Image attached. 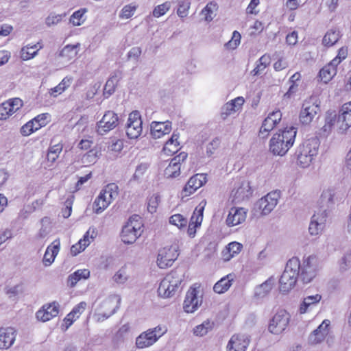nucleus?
<instances>
[{
	"instance_id": "nucleus-1",
	"label": "nucleus",
	"mask_w": 351,
	"mask_h": 351,
	"mask_svg": "<svg viewBox=\"0 0 351 351\" xmlns=\"http://www.w3.org/2000/svg\"><path fill=\"white\" fill-rule=\"evenodd\" d=\"M334 194L331 190L324 191L319 200V207L311 217L308 231L311 235L317 236L324 230L328 216V209L333 204Z\"/></svg>"
},
{
	"instance_id": "nucleus-2",
	"label": "nucleus",
	"mask_w": 351,
	"mask_h": 351,
	"mask_svg": "<svg viewBox=\"0 0 351 351\" xmlns=\"http://www.w3.org/2000/svg\"><path fill=\"white\" fill-rule=\"evenodd\" d=\"M297 128L291 126L274 134L269 141V150L274 155L284 156L295 142Z\"/></svg>"
},
{
	"instance_id": "nucleus-3",
	"label": "nucleus",
	"mask_w": 351,
	"mask_h": 351,
	"mask_svg": "<svg viewBox=\"0 0 351 351\" xmlns=\"http://www.w3.org/2000/svg\"><path fill=\"white\" fill-rule=\"evenodd\" d=\"M184 271L181 268L172 270L160 282L158 293V295L163 298H171L179 289L184 280Z\"/></svg>"
},
{
	"instance_id": "nucleus-4",
	"label": "nucleus",
	"mask_w": 351,
	"mask_h": 351,
	"mask_svg": "<svg viewBox=\"0 0 351 351\" xmlns=\"http://www.w3.org/2000/svg\"><path fill=\"white\" fill-rule=\"evenodd\" d=\"M300 262L298 258L293 257L289 260L279 280V289L281 292H289L295 287L300 278Z\"/></svg>"
},
{
	"instance_id": "nucleus-5",
	"label": "nucleus",
	"mask_w": 351,
	"mask_h": 351,
	"mask_svg": "<svg viewBox=\"0 0 351 351\" xmlns=\"http://www.w3.org/2000/svg\"><path fill=\"white\" fill-rule=\"evenodd\" d=\"M319 144V139L313 137L306 140L300 145L295 152L297 162L300 167L306 168L310 166L318 153Z\"/></svg>"
},
{
	"instance_id": "nucleus-6",
	"label": "nucleus",
	"mask_w": 351,
	"mask_h": 351,
	"mask_svg": "<svg viewBox=\"0 0 351 351\" xmlns=\"http://www.w3.org/2000/svg\"><path fill=\"white\" fill-rule=\"evenodd\" d=\"M118 186L114 183L108 184L101 190L93 204L97 214L102 213L118 196Z\"/></svg>"
},
{
	"instance_id": "nucleus-7",
	"label": "nucleus",
	"mask_w": 351,
	"mask_h": 351,
	"mask_svg": "<svg viewBox=\"0 0 351 351\" xmlns=\"http://www.w3.org/2000/svg\"><path fill=\"white\" fill-rule=\"evenodd\" d=\"M167 331L165 326L158 325L141 333L136 339V346L139 349L154 345Z\"/></svg>"
},
{
	"instance_id": "nucleus-8",
	"label": "nucleus",
	"mask_w": 351,
	"mask_h": 351,
	"mask_svg": "<svg viewBox=\"0 0 351 351\" xmlns=\"http://www.w3.org/2000/svg\"><path fill=\"white\" fill-rule=\"evenodd\" d=\"M121 298L120 295L112 294L102 301L96 310L97 322H103L115 313L119 308Z\"/></svg>"
},
{
	"instance_id": "nucleus-9",
	"label": "nucleus",
	"mask_w": 351,
	"mask_h": 351,
	"mask_svg": "<svg viewBox=\"0 0 351 351\" xmlns=\"http://www.w3.org/2000/svg\"><path fill=\"white\" fill-rule=\"evenodd\" d=\"M139 219L140 217L138 216L132 217L123 226L121 232V239L124 243L132 244L141 235L143 225Z\"/></svg>"
},
{
	"instance_id": "nucleus-10",
	"label": "nucleus",
	"mask_w": 351,
	"mask_h": 351,
	"mask_svg": "<svg viewBox=\"0 0 351 351\" xmlns=\"http://www.w3.org/2000/svg\"><path fill=\"white\" fill-rule=\"evenodd\" d=\"M318 269L317 258L315 256H309L300 264V278L304 283H308L316 276Z\"/></svg>"
},
{
	"instance_id": "nucleus-11",
	"label": "nucleus",
	"mask_w": 351,
	"mask_h": 351,
	"mask_svg": "<svg viewBox=\"0 0 351 351\" xmlns=\"http://www.w3.org/2000/svg\"><path fill=\"white\" fill-rule=\"evenodd\" d=\"M290 315L285 310L278 311L269 322V331L275 335L280 334L287 327Z\"/></svg>"
},
{
	"instance_id": "nucleus-12",
	"label": "nucleus",
	"mask_w": 351,
	"mask_h": 351,
	"mask_svg": "<svg viewBox=\"0 0 351 351\" xmlns=\"http://www.w3.org/2000/svg\"><path fill=\"white\" fill-rule=\"evenodd\" d=\"M178 256V247L176 245L165 247L158 252L157 265L161 269L172 265Z\"/></svg>"
},
{
	"instance_id": "nucleus-13",
	"label": "nucleus",
	"mask_w": 351,
	"mask_h": 351,
	"mask_svg": "<svg viewBox=\"0 0 351 351\" xmlns=\"http://www.w3.org/2000/svg\"><path fill=\"white\" fill-rule=\"evenodd\" d=\"M143 121L138 111H133L129 114L125 125V132L128 137L130 139H136L142 133Z\"/></svg>"
},
{
	"instance_id": "nucleus-14",
	"label": "nucleus",
	"mask_w": 351,
	"mask_h": 351,
	"mask_svg": "<svg viewBox=\"0 0 351 351\" xmlns=\"http://www.w3.org/2000/svg\"><path fill=\"white\" fill-rule=\"evenodd\" d=\"M280 197V192L277 191L270 192L257 202L256 206L261 210L263 215H267L276 206Z\"/></svg>"
},
{
	"instance_id": "nucleus-15",
	"label": "nucleus",
	"mask_w": 351,
	"mask_h": 351,
	"mask_svg": "<svg viewBox=\"0 0 351 351\" xmlns=\"http://www.w3.org/2000/svg\"><path fill=\"white\" fill-rule=\"evenodd\" d=\"M119 125L118 115L113 111L108 110L97 123V132L104 135L109 131L114 129Z\"/></svg>"
},
{
	"instance_id": "nucleus-16",
	"label": "nucleus",
	"mask_w": 351,
	"mask_h": 351,
	"mask_svg": "<svg viewBox=\"0 0 351 351\" xmlns=\"http://www.w3.org/2000/svg\"><path fill=\"white\" fill-rule=\"evenodd\" d=\"M202 302L199 295V290L196 287H191L187 291L183 304V308L186 313L195 312Z\"/></svg>"
},
{
	"instance_id": "nucleus-17",
	"label": "nucleus",
	"mask_w": 351,
	"mask_h": 351,
	"mask_svg": "<svg viewBox=\"0 0 351 351\" xmlns=\"http://www.w3.org/2000/svg\"><path fill=\"white\" fill-rule=\"evenodd\" d=\"M319 111V105L311 99L305 100L300 113V121L303 125H308Z\"/></svg>"
},
{
	"instance_id": "nucleus-18",
	"label": "nucleus",
	"mask_w": 351,
	"mask_h": 351,
	"mask_svg": "<svg viewBox=\"0 0 351 351\" xmlns=\"http://www.w3.org/2000/svg\"><path fill=\"white\" fill-rule=\"evenodd\" d=\"M252 195V190L250 182L247 180L242 181L239 185L232 191V202L239 204L248 200Z\"/></svg>"
},
{
	"instance_id": "nucleus-19",
	"label": "nucleus",
	"mask_w": 351,
	"mask_h": 351,
	"mask_svg": "<svg viewBox=\"0 0 351 351\" xmlns=\"http://www.w3.org/2000/svg\"><path fill=\"white\" fill-rule=\"evenodd\" d=\"M250 343V337L245 334H235L231 337L227 346V351H245Z\"/></svg>"
},
{
	"instance_id": "nucleus-20",
	"label": "nucleus",
	"mask_w": 351,
	"mask_h": 351,
	"mask_svg": "<svg viewBox=\"0 0 351 351\" xmlns=\"http://www.w3.org/2000/svg\"><path fill=\"white\" fill-rule=\"evenodd\" d=\"M206 202H202L197 206L191 217L187 233L190 237H194L196 233V228L200 226L203 220V212L206 206Z\"/></svg>"
},
{
	"instance_id": "nucleus-21",
	"label": "nucleus",
	"mask_w": 351,
	"mask_h": 351,
	"mask_svg": "<svg viewBox=\"0 0 351 351\" xmlns=\"http://www.w3.org/2000/svg\"><path fill=\"white\" fill-rule=\"evenodd\" d=\"M23 106L19 98L10 99L0 104V119L5 120Z\"/></svg>"
},
{
	"instance_id": "nucleus-22",
	"label": "nucleus",
	"mask_w": 351,
	"mask_h": 351,
	"mask_svg": "<svg viewBox=\"0 0 351 351\" xmlns=\"http://www.w3.org/2000/svg\"><path fill=\"white\" fill-rule=\"evenodd\" d=\"M97 230L95 228L90 227L77 243L73 245L71 247V254L73 256H76L81 252L84 251L85 248L89 245L91 241L97 236Z\"/></svg>"
},
{
	"instance_id": "nucleus-23",
	"label": "nucleus",
	"mask_w": 351,
	"mask_h": 351,
	"mask_svg": "<svg viewBox=\"0 0 351 351\" xmlns=\"http://www.w3.org/2000/svg\"><path fill=\"white\" fill-rule=\"evenodd\" d=\"M186 157V153L181 152L179 155L173 158L169 165L165 169V176L167 178H173L178 176L180 173L181 162L184 161Z\"/></svg>"
},
{
	"instance_id": "nucleus-24",
	"label": "nucleus",
	"mask_w": 351,
	"mask_h": 351,
	"mask_svg": "<svg viewBox=\"0 0 351 351\" xmlns=\"http://www.w3.org/2000/svg\"><path fill=\"white\" fill-rule=\"evenodd\" d=\"M59 307L60 305L56 302L45 304L36 312V318L43 322H47L58 315Z\"/></svg>"
},
{
	"instance_id": "nucleus-25",
	"label": "nucleus",
	"mask_w": 351,
	"mask_h": 351,
	"mask_svg": "<svg viewBox=\"0 0 351 351\" xmlns=\"http://www.w3.org/2000/svg\"><path fill=\"white\" fill-rule=\"evenodd\" d=\"M247 210L241 207L230 208L226 219L227 226H235L244 222L246 219Z\"/></svg>"
},
{
	"instance_id": "nucleus-26",
	"label": "nucleus",
	"mask_w": 351,
	"mask_h": 351,
	"mask_svg": "<svg viewBox=\"0 0 351 351\" xmlns=\"http://www.w3.org/2000/svg\"><path fill=\"white\" fill-rule=\"evenodd\" d=\"M330 321L325 319L313 330L308 337V343L312 345L320 343L324 341L329 332Z\"/></svg>"
},
{
	"instance_id": "nucleus-27",
	"label": "nucleus",
	"mask_w": 351,
	"mask_h": 351,
	"mask_svg": "<svg viewBox=\"0 0 351 351\" xmlns=\"http://www.w3.org/2000/svg\"><path fill=\"white\" fill-rule=\"evenodd\" d=\"M206 182V176L203 173H197L192 176L186 184L182 190L183 195L188 196L195 192L204 184Z\"/></svg>"
},
{
	"instance_id": "nucleus-28",
	"label": "nucleus",
	"mask_w": 351,
	"mask_h": 351,
	"mask_svg": "<svg viewBox=\"0 0 351 351\" xmlns=\"http://www.w3.org/2000/svg\"><path fill=\"white\" fill-rule=\"evenodd\" d=\"M16 331L14 328H0V349L10 348L15 341Z\"/></svg>"
},
{
	"instance_id": "nucleus-29",
	"label": "nucleus",
	"mask_w": 351,
	"mask_h": 351,
	"mask_svg": "<svg viewBox=\"0 0 351 351\" xmlns=\"http://www.w3.org/2000/svg\"><path fill=\"white\" fill-rule=\"evenodd\" d=\"M151 134L154 138H159L171 130V122L166 121L164 122L153 121L150 125Z\"/></svg>"
},
{
	"instance_id": "nucleus-30",
	"label": "nucleus",
	"mask_w": 351,
	"mask_h": 351,
	"mask_svg": "<svg viewBox=\"0 0 351 351\" xmlns=\"http://www.w3.org/2000/svg\"><path fill=\"white\" fill-rule=\"evenodd\" d=\"M275 282L276 280L274 277L269 278L266 281L255 288L254 297L258 300L265 298L272 289Z\"/></svg>"
},
{
	"instance_id": "nucleus-31",
	"label": "nucleus",
	"mask_w": 351,
	"mask_h": 351,
	"mask_svg": "<svg viewBox=\"0 0 351 351\" xmlns=\"http://www.w3.org/2000/svg\"><path fill=\"white\" fill-rule=\"evenodd\" d=\"M336 113L335 112H328L325 118V124L319 130L318 134L320 136L327 137L332 131L335 130Z\"/></svg>"
},
{
	"instance_id": "nucleus-32",
	"label": "nucleus",
	"mask_w": 351,
	"mask_h": 351,
	"mask_svg": "<svg viewBox=\"0 0 351 351\" xmlns=\"http://www.w3.org/2000/svg\"><path fill=\"white\" fill-rule=\"evenodd\" d=\"M244 99L242 97H238L234 99L231 100L230 102L226 104L222 108V116L225 115L223 118L232 114V113L238 111L244 104Z\"/></svg>"
},
{
	"instance_id": "nucleus-33",
	"label": "nucleus",
	"mask_w": 351,
	"mask_h": 351,
	"mask_svg": "<svg viewBox=\"0 0 351 351\" xmlns=\"http://www.w3.org/2000/svg\"><path fill=\"white\" fill-rule=\"evenodd\" d=\"M60 245V241L55 240L52 247H47L43 259V262L45 266H49L53 263L56 256L58 254Z\"/></svg>"
},
{
	"instance_id": "nucleus-34",
	"label": "nucleus",
	"mask_w": 351,
	"mask_h": 351,
	"mask_svg": "<svg viewBox=\"0 0 351 351\" xmlns=\"http://www.w3.org/2000/svg\"><path fill=\"white\" fill-rule=\"evenodd\" d=\"M340 31L337 29H330L326 32L322 39V45L326 47L334 46L340 39Z\"/></svg>"
},
{
	"instance_id": "nucleus-35",
	"label": "nucleus",
	"mask_w": 351,
	"mask_h": 351,
	"mask_svg": "<svg viewBox=\"0 0 351 351\" xmlns=\"http://www.w3.org/2000/svg\"><path fill=\"white\" fill-rule=\"evenodd\" d=\"M234 280V275L228 274L226 276L221 278L215 283L213 287V290L217 293H223L227 291L232 285Z\"/></svg>"
},
{
	"instance_id": "nucleus-36",
	"label": "nucleus",
	"mask_w": 351,
	"mask_h": 351,
	"mask_svg": "<svg viewBox=\"0 0 351 351\" xmlns=\"http://www.w3.org/2000/svg\"><path fill=\"white\" fill-rule=\"evenodd\" d=\"M337 65L330 61L319 71V77L324 83H328L337 73Z\"/></svg>"
},
{
	"instance_id": "nucleus-37",
	"label": "nucleus",
	"mask_w": 351,
	"mask_h": 351,
	"mask_svg": "<svg viewBox=\"0 0 351 351\" xmlns=\"http://www.w3.org/2000/svg\"><path fill=\"white\" fill-rule=\"evenodd\" d=\"M243 246L237 242H232L228 244L226 249L222 252L223 258L226 261H230L232 257L238 254Z\"/></svg>"
},
{
	"instance_id": "nucleus-38",
	"label": "nucleus",
	"mask_w": 351,
	"mask_h": 351,
	"mask_svg": "<svg viewBox=\"0 0 351 351\" xmlns=\"http://www.w3.org/2000/svg\"><path fill=\"white\" fill-rule=\"evenodd\" d=\"M80 44L76 45H66L59 53V56L62 58L64 60L68 62L72 59H74L77 54V48L79 47Z\"/></svg>"
},
{
	"instance_id": "nucleus-39",
	"label": "nucleus",
	"mask_w": 351,
	"mask_h": 351,
	"mask_svg": "<svg viewBox=\"0 0 351 351\" xmlns=\"http://www.w3.org/2000/svg\"><path fill=\"white\" fill-rule=\"evenodd\" d=\"M179 134L173 132L171 138L165 143L163 150L166 153L174 154L178 150L180 143L178 142Z\"/></svg>"
},
{
	"instance_id": "nucleus-40",
	"label": "nucleus",
	"mask_w": 351,
	"mask_h": 351,
	"mask_svg": "<svg viewBox=\"0 0 351 351\" xmlns=\"http://www.w3.org/2000/svg\"><path fill=\"white\" fill-rule=\"evenodd\" d=\"M71 84V78L64 77L61 82L56 87L51 88L49 93L51 96L56 97L58 95L62 93Z\"/></svg>"
},
{
	"instance_id": "nucleus-41",
	"label": "nucleus",
	"mask_w": 351,
	"mask_h": 351,
	"mask_svg": "<svg viewBox=\"0 0 351 351\" xmlns=\"http://www.w3.org/2000/svg\"><path fill=\"white\" fill-rule=\"evenodd\" d=\"M38 45H27L22 47L20 55L23 60H28L34 58L38 53Z\"/></svg>"
},
{
	"instance_id": "nucleus-42",
	"label": "nucleus",
	"mask_w": 351,
	"mask_h": 351,
	"mask_svg": "<svg viewBox=\"0 0 351 351\" xmlns=\"http://www.w3.org/2000/svg\"><path fill=\"white\" fill-rule=\"evenodd\" d=\"M217 8L218 6L216 2H209L201 12L205 21H211L215 16V12L217 10Z\"/></svg>"
},
{
	"instance_id": "nucleus-43",
	"label": "nucleus",
	"mask_w": 351,
	"mask_h": 351,
	"mask_svg": "<svg viewBox=\"0 0 351 351\" xmlns=\"http://www.w3.org/2000/svg\"><path fill=\"white\" fill-rule=\"evenodd\" d=\"M130 278L126 266L121 267L112 276V280L118 285L125 284Z\"/></svg>"
},
{
	"instance_id": "nucleus-44",
	"label": "nucleus",
	"mask_w": 351,
	"mask_h": 351,
	"mask_svg": "<svg viewBox=\"0 0 351 351\" xmlns=\"http://www.w3.org/2000/svg\"><path fill=\"white\" fill-rule=\"evenodd\" d=\"M276 123L268 117H266L259 130L258 136L261 138H265L268 136L269 133L276 126Z\"/></svg>"
},
{
	"instance_id": "nucleus-45",
	"label": "nucleus",
	"mask_w": 351,
	"mask_h": 351,
	"mask_svg": "<svg viewBox=\"0 0 351 351\" xmlns=\"http://www.w3.org/2000/svg\"><path fill=\"white\" fill-rule=\"evenodd\" d=\"M170 224L176 226L179 229L186 228L188 224V219L181 214H175L169 219Z\"/></svg>"
},
{
	"instance_id": "nucleus-46",
	"label": "nucleus",
	"mask_w": 351,
	"mask_h": 351,
	"mask_svg": "<svg viewBox=\"0 0 351 351\" xmlns=\"http://www.w3.org/2000/svg\"><path fill=\"white\" fill-rule=\"evenodd\" d=\"M213 323L209 320L204 321L202 324L197 326L193 329V333L196 336L202 337L206 335L213 328Z\"/></svg>"
},
{
	"instance_id": "nucleus-47",
	"label": "nucleus",
	"mask_w": 351,
	"mask_h": 351,
	"mask_svg": "<svg viewBox=\"0 0 351 351\" xmlns=\"http://www.w3.org/2000/svg\"><path fill=\"white\" fill-rule=\"evenodd\" d=\"M339 116L341 119H345V122L350 127L351 126V101L342 106Z\"/></svg>"
},
{
	"instance_id": "nucleus-48",
	"label": "nucleus",
	"mask_w": 351,
	"mask_h": 351,
	"mask_svg": "<svg viewBox=\"0 0 351 351\" xmlns=\"http://www.w3.org/2000/svg\"><path fill=\"white\" fill-rule=\"evenodd\" d=\"M117 84V80L115 77H110L104 88V96L105 97H109L110 95H112L116 88Z\"/></svg>"
},
{
	"instance_id": "nucleus-49",
	"label": "nucleus",
	"mask_w": 351,
	"mask_h": 351,
	"mask_svg": "<svg viewBox=\"0 0 351 351\" xmlns=\"http://www.w3.org/2000/svg\"><path fill=\"white\" fill-rule=\"evenodd\" d=\"M341 271H346L351 267V249L347 250L339 263Z\"/></svg>"
},
{
	"instance_id": "nucleus-50",
	"label": "nucleus",
	"mask_w": 351,
	"mask_h": 351,
	"mask_svg": "<svg viewBox=\"0 0 351 351\" xmlns=\"http://www.w3.org/2000/svg\"><path fill=\"white\" fill-rule=\"evenodd\" d=\"M137 6L136 5L133 4H128L125 5L119 14V17L121 19H128L130 17H132L135 11L136 10Z\"/></svg>"
},
{
	"instance_id": "nucleus-51",
	"label": "nucleus",
	"mask_w": 351,
	"mask_h": 351,
	"mask_svg": "<svg viewBox=\"0 0 351 351\" xmlns=\"http://www.w3.org/2000/svg\"><path fill=\"white\" fill-rule=\"evenodd\" d=\"M241 34L237 31H234L230 40L225 44V47L228 49H234L240 44Z\"/></svg>"
},
{
	"instance_id": "nucleus-52",
	"label": "nucleus",
	"mask_w": 351,
	"mask_h": 351,
	"mask_svg": "<svg viewBox=\"0 0 351 351\" xmlns=\"http://www.w3.org/2000/svg\"><path fill=\"white\" fill-rule=\"evenodd\" d=\"M171 7L169 2H165L162 4L158 5L153 10V16L155 17H160L164 15Z\"/></svg>"
},
{
	"instance_id": "nucleus-53",
	"label": "nucleus",
	"mask_w": 351,
	"mask_h": 351,
	"mask_svg": "<svg viewBox=\"0 0 351 351\" xmlns=\"http://www.w3.org/2000/svg\"><path fill=\"white\" fill-rule=\"evenodd\" d=\"M65 15L62 14H56L55 13H51L46 19H45V24L47 27H51L53 25H56L58 24L62 19V17Z\"/></svg>"
},
{
	"instance_id": "nucleus-54",
	"label": "nucleus",
	"mask_w": 351,
	"mask_h": 351,
	"mask_svg": "<svg viewBox=\"0 0 351 351\" xmlns=\"http://www.w3.org/2000/svg\"><path fill=\"white\" fill-rule=\"evenodd\" d=\"M38 130L36 126H34V121L31 120L21 127V133L23 136H27Z\"/></svg>"
},
{
	"instance_id": "nucleus-55",
	"label": "nucleus",
	"mask_w": 351,
	"mask_h": 351,
	"mask_svg": "<svg viewBox=\"0 0 351 351\" xmlns=\"http://www.w3.org/2000/svg\"><path fill=\"white\" fill-rule=\"evenodd\" d=\"M190 2L188 0H184L179 2V7L177 10L178 15L184 18L188 15V10L190 8Z\"/></svg>"
},
{
	"instance_id": "nucleus-56",
	"label": "nucleus",
	"mask_w": 351,
	"mask_h": 351,
	"mask_svg": "<svg viewBox=\"0 0 351 351\" xmlns=\"http://www.w3.org/2000/svg\"><path fill=\"white\" fill-rule=\"evenodd\" d=\"M160 197L158 195L151 196L148 199L147 210L150 213H154L156 211L157 207L159 204Z\"/></svg>"
},
{
	"instance_id": "nucleus-57",
	"label": "nucleus",
	"mask_w": 351,
	"mask_h": 351,
	"mask_svg": "<svg viewBox=\"0 0 351 351\" xmlns=\"http://www.w3.org/2000/svg\"><path fill=\"white\" fill-rule=\"evenodd\" d=\"M335 126V130L339 134H343L350 128L348 123L345 122V119H341L339 115L337 117L336 116V121Z\"/></svg>"
},
{
	"instance_id": "nucleus-58",
	"label": "nucleus",
	"mask_w": 351,
	"mask_h": 351,
	"mask_svg": "<svg viewBox=\"0 0 351 351\" xmlns=\"http://www.w3.org/2000/svg\"><path fill=\"white\" fill-rule=\"evenodd\" d=\"M220 143L219 138H213L206 146V155L211 156L219 147Z\"/></svg>"
},
{
	"instance_id": "nucleus-59",
	"label": "nucleus",
	"mask_w": 351,
	"mask_h": 351,
	"mask_svg": "<svg viewBox=\"0 0 351 351\" xmlns=\"http://www.w3.org/2000/svg\"><path fill=\"white\" fill-rule=\"evenodd\" d=\"M49 117V114L48 113H43L38 114L37 117L34 118L32 121H34V124H36V128L39 130L47 123V119Z\"/></svg>"
},
{
	"instance_id": "nucleus-60",
	"label": "nucleus",
	"mask_w": 351,
	"mask_h": 351,
	"mask_svg": "<svg viewBox=\"0 0 351 351\" xmlns=\"http://www.w3.org/2000/svg\"><path fill=\"white\" fill-rule=\"evenodd\" d=\"M348 56V49L346 47H341L338 50V53L335 58H334L331 61L333 64H337V66L341 63V62L346 59Z\"/></svg>"
},
{
	"instance_id": "nucleus-61",
	"label": "nucleus",
	"mask_w": 351,
	"mask_h": 351,
	"mask_svg": "<svg viewBox=\"0 0 351 351\" xmlns=\"http://www.w3.org/2000/svg\"><path fill=\"white\" fill-rule=\"evenodd\" d=\"M85 12L84 11L77 10L75 12L70 18V22L75 26L80 25L82 23V17Z\"/></svg>"
},
{
	"instance_id": "nucleus-62",
	"label": "nucleus",
	"mask_w": 351,
	"mask_h": 351,
	"mask_svg": "<svg viewBox=\"0 0 351 351\" xmlns=\"http://www.w3.org/2000/svg\"><path fill=\"white\" fill-rule=\"evenodd\" d=\"M123 147V143L121 140H116L112 141L109 145L108 149L110 151L114 152L115 154L119 153Z\"/></svg>"
},
{
	"instance_id": "nucleus-63",
	"label": "nucleus",
	"mask_w": 351,
	"mask_h": 351,
	"mask_svg": "<svg viewBox=\"0 0 351 351\" xmlns=\"http://www.w3.org/2000/svg\"><path fill=\"white\" fill-rule=\"evenodd\" d=\"M86 307V303L85 302H81L73 308L71 313L74 315L75 317H78L80 315L84 312Z\"/></svg>"
},
{
	"instance_id": "nucleus-64",
	"label": "nucleus",
	"mask_w": 351,
	"mask_h": 351,
	"mask_svg": "<svg viewBox=\"0 0 351 351\" xmlns=\"http://www.w3.org/2000/svg\"><path fill=\"white\" fill-rule=\"evenodd\" d=\"M147 168L148 166L145 163H142L138 165L134 174V178L138 179L145 173Z\"/></svg>"
}]
</instances>
